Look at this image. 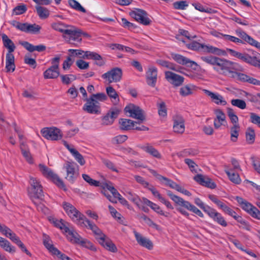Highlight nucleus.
<instances>
[{
	"mask_svg": "<svg viewBox=\"0 0 260 260\" xmlns=\"http://www.w3.org/2000/svg\"><path fill=\"white\" fill-rule=\"evenodd\" d=\"M126 113H129V116L138 120V122L132 120L121 118L119 120L120 128L122 130L128 131L133 129L135 123L140 124L146 120L145 112L139 106L133 104H130L124 108Z\"/></svg>",
	"mask_w": 260,
	"mask_h": 260,
	"instance_id": "obj_1",
	"label": "nucleus"
},
{
	"mask_svg": "<svg viewBox=\"0 0 260 260\" xmlns=\"http://www.w3.org/2000/svg\"><path fill=\"white\" fill-rule=\"evenodd\" d=\"M226 51L233 56L252 66L260 69V54L253 51L251 55L246 52L240 53L233 49L227 48Z\"/></svg>",
	"mask_w": 260,
	"mask_h": 260,
	"instance_id": "obj_2",
	"label": "nucleus"
},
{
	"mask_svg": "<svg viewBox=\"0 0 260 260\" xmlns=\"http://www.w3.org/2000/svg\"><path fill=\"white\" fill-rule=\"evenodd\" d=\"M68 51L71 56L78 57L83 59H93L95 60V63L99 66H102L105 62L102 57L96 52L89 51H84L81 49H69Z\"/></svg>",
	"mask_w": 260,
	"mask_h": 260,
	"instance_id": "obj_3",
	"label": "nucleus"
},
{
	"mask_svg": "<svg viewBox=\"0 0 260 260\" xmlns=\"http://www.w3.org/2000/svg\"><path fill=\"white\" fill-rule=\"evenodd\" d=\"M62 206L67 214L72 220L78 225H83V219H85V216L80 212L72 204L68 202H63Z\"/></svg>",
	"mask_w": 260,
	"mask_h": 260,
	"instance_id": "obj_4",
	"label": "nucleus"
},
{
	"mask_svg": "<svg viewBox=\"0 0 260 260\" xmlns=\"http://www.w3.org/2000/svg\"><path fill=\"white\" fill-rule=\"evenodd\" d=\"M39 167L43 176L50 180L59 188L64 190L66 189V186L63 181L50 168L42 164H40Z\"/></svg>",
	"mask_w": 260,
	"mask_h": 260,
	"instance_id": "obj_5",
	"label": "nucleus"
},
{
	"mask_svg": "<svg viewBox=\"0 0 260 260\" xmlns=\"http://www.w3.org/2000/svg\"><path fill=\"white\" fill-rule=\"evenodd\" d=\"M66 235L68 239L72 243H80L82 246H85L91 250H95V248L92 244L89 241L82 240L81 236L74 231L72 227L70 225L68 228H66V231L64 233Z\"/></svg>",
	"mask_w": 260,
	"mask_h": 260,
	"instance_id": "obj_6",
	"label": "nucleus"
},
{
	"mask_svg": "<svg viewBox=\"0 0 260 260\" xmlns=\"http://www.w3.org/2000/svg\"><path fill=\"white\" fill-rule=\"evenodd\" d=\"M122 76V70L119 68L116 67L103 74L102 77L104 79H107L109 83H111L120 81Z\"/></svg>",
	"mask_w": 260,
	"mask_h": 260,
	"instance_id": "obj_7",
	"label": "nucleus"
},
{
	"mask_svg": "<svg viewBox=\"0 0 260 260\" xmlns=\"http://www.w3.org/2000/svg\"><path fill=\"white\" fill-rule=\"evenodd\" d=\"M129 15L137 21L145 25L150 24L151 22V20L147 17V12L142 9H135L129 13Z\"/></svg>",
	"mask_w": 260,
	"mask_h": 260,
	"instance_id": "obj_8",
	"label": "nucleus"
},
{
	"mask_svg": "<svg viewBox=\"0 0 260 260\" xmlns=\"http://www.w3.org/2000/svg\"><path fill=\"white\" fill-rule=\"evenodd\" d=\"M41 133L42 136L48 140H57L62 138L61 131L56 127L43 128Z\"/></svg>",
	"mask_w": 260,
	"mask_h": 260,
	"instance_id": "obj_9",
	"label": "nucleus"
},
{
	"mask_svg": "<svg viewBox=\"0 0 260 260\" xmlns=\"http://www.w3.org/2000/svg\"><path fill=\"white\" fill-rule=\"evenodd\" d=\"M86 103L83 107V110L89 114H98L101 113V106L100 103L95 101L92 98L89 97L85 99Z\"/></svg>",
	"mask_w": 260,
	"mask_h": 260,
	"instance_id": "obj_10",
	"label": "nucleus"
},
{
	"mask_svg": "<svg viewBox=\"0 0 260 260\" xmlns=\"http://www.w3.org/2000/svg\"><path fill=\"white\" fill-rule=\"evenodd\" d=\"M81 36L82 30L81 29L70 26L68 30L66 31V36H63V37L66 40L70 42L71 43H73L71 41H76L80 43L82 40Z\"/></svg>",
	"mask_w": 260,
	"mask_h": 260,
	"instance_id": "obj_11",
	"label": "nucleus"
},
{
	"mask_svg": "<svg viewBox=\"0 0 260 260\" xmlns=\"http://www.w3.org/2000/svg\"><path fill=\"white\" fill-rule=\"evenodd\" d=\"M171 55L172 58L178 63L191 68L194 70L197 69L198 65L196 62L179 54L171 53Z\"/></svg>",
	"mask_w": 260,
	"mask_h": 260,
	"instance_id": "obj_12",
	"label": "nucleus"
},
{
	"mask_svg": "<svg viewBox=\"0 0 260 260\" xmlns=\"http://www.w3.org/2000/svg\"><path fill=\"white\" fill-rule=\"evenodd\" d=\"M171 55L172 58L178 63L191 68L194 70L197 69L198 65L196 62L179 54L171 53Z\"/></svg>",
	"mask_w": 260,
	"mask_h": 260,
	"instance_id": "obj_13",
	"label": "nucleus"
},
{
	"mask_svg": "<svg viewBox=\"0 0 260 260\" xmlns=\"http://www.w3.org/2000/svg\"><path fill=\"white\" fill-rule=\"evenodd\" d=\"M120 110L117 108H111L106 115L102 117V124L104 125L112 124L115 119L118 116Z\"/></svg>",
	"mask_w": 260,
	"mask_h": 260,
	"instance_id": "obj_14",
	"label": "nucleus"
},
{
	"mask_svg": "<svg viewBox=\"0 0 260 260\" xmlns=\"http://www.w3.org/2000/svg\"><path fill=\"white\" fill-rule=\"evenodd\" d=\"M165 75L166 80L174 86H180L184 82V78L183 77L172 72L166 71Z\"/></svg>",
	"mask_w": 260,
	"mask_h": 260,
	"instance_id": "obj_15",
	"label": "nucleus"
},
{
	"mask_svg": "<svg viewBox=\"0 0 260 260\" xmlns=\"http://www.w3.org/2000/svg\"><path fill=\"white\" fill-rule=\"evenodd\" d=\"M84 222L83 225H79L82 227H86L92 231L95 236V238L98 240H100V238L105 237V234L103 233L102 231L93 222L88 220L85 216V219H83Z\"/></svg>",
	"mask_w": 260,
	"mask_h": 260,
	"instance_id": "obj_16",
	"label": "nucleus"
},
{
	"mask_svg": "<svg viewBox=\"0 0 260 260\" xmlns=\"http://www.w3.org/2000/svg\"><path fill=\"white\" fill-rule=\"evenodd\" d=\"M157 79V70L154 67H150L146 73L147 84L152 87L156 85Z\"/></svg>",
	"mask_w": 260,
	"mask_h": 260,
	"instance_id": "obj_17",
	"label": "nucleus"
},
{
	"mask_svg": "<svg viewBox=\"0 0 260 260\" xmlns=\"http://www.w3.org/2000/svg\"><path fill=\"white\" fill-rule=\"evenodd\" d=\"M174 132L178 134H183L185 131L184 119L180 115H176L173 117Z\"/></svg>",
	"mask_w": 260,
	"mask_h": 260,
	"instance_id": "obj_18",
	"label": "nucleus"
},
{
	"mask_svg": "<svg viewBox=\"0 0 260 260\" xmlns=\"http://www.w3.org/2000/svg\"><path fill=\"white\" fill-rule=\"evenodd\" d=\"M235 63L234 62L228 60L224 58L218 57L216 64L218 66L222 71H225L230 74H232L233 70H234V65Z\"/></svg>",
	"mask_w": 260,
	"mask_h": 260,
	"instance_id": "obj_19",
	"label": "nucleus"
},
{
	"mask_svg": "<svg viewBox=\"0 0 260 260\" xmlns=\"http://www.w3.org/2000/svg\"><path fill=\"white\" fill-rule=\"evenodd\" d=\"M206 213L211 217L214 221L218 223L220 225L225 227L228 224L224 217L221 214L217 212L215 210L211 208L206 211Z\"/></svg>",
	"mask_w": 260,
	"mask_h": 260,
	"instance_id": "obj_20",
	"label": "nucleus"
},
{
	"mask_svg": "<svg viewBox=\"0 0 260 260\" xmlns=\"http://www.w3.org/2000/svg\"><path fill=\"white\" fill-rule=\"evenodd\" d=\"M171 199L178 205L184 207L187 210L195 213L196 211L198 209L193 205L191 204L188 201L184 200L179 196H171Z\"/></svg>",
	"mask_w": 260,
	"mask_h": 260,
	"instance_id": "obj_21",
	"label": "nucleus"
},
{
	"mask_svg": "<svg viewBox=\"0 0 260 260\" xmlns=\"http://www.w3.org/2000/svg\"><path fill=\"white\" fill-rule=\"evenodd\" d=\"M193 179L196 182L203 186L210 188H214L216 187V184L214 182L207 176L202 174H198L194 177Z\"/></svg>",
	"mask_w": 260,
	"mask_h": 260,
	"instance_id": "obj_22",
	"label": "nucleus"
},
{
	"mask_svg": "<svg viewBox=\"0 0 260 260\" xmlns=\"http://www.w3.org/2000/svg\"><path fill=\"white\" fill-rule=\"evenodd\" d=\"M201 49H202L203 52L205 53H212L217 55L223 56H225L226 55V52L225 50L210 45L202 44Z\"/></svg>",
	"mask_w": 260,
	"mask_h": 260,
	"instance_id": "obj_23",
	"label": "nucleus"
},
{
	"mask_svg": "<svg viewBox=\"0 0 260 260\" xmlns=\"http://www.w3.org/2000/svg\"><path fill=\"white\" fill-rule=\"evenodd\" d=\"M75 165L74 162L68 161L64 167L67 173L66 179L71 183H73L76 178Z\"/></svg>",
	"mask_w": 260,
	"mask_h": 260,
	"instance_id": "obj_24",
	"label": "nucleus"
},
{
	"mask_svg": "<svg viewBox=\"0 0 260 260\" xmlns=\"http://www.w3.org/2000/svg\"><path fill=\"white\" fill-rule=\"evenodd\" d=\"M30 184L31 187L30 188V190H29V192L30 193H32L34 195H41L43 193L42 186L36 178H30Z\"/></svg>",
	"mask_w": 260,
	"mask_h": 260,
	"instance_id": "obj_25",
	"label": "nucleus"
},
{
	"mask_svg": "<svg viewBox=\"0 0 260 260\" xmlns=\"http://www.w3.org/2000/svg\"><path fill=\"white\" fill-rule=\"evenodd\" d=\"M134 235L138 243L140 245L149 250L152 249L153 243L149 239L142 236L140 234L136 231L134 232Z\"/></svg>",
	"mask_w": 260,
	"mask_h": 260,
	"instance_id": "obj_26",
	"label": "nucleus"
},
{
	"mask_svg": "<svg viewBox=\"0 0 260 260\" xmlns=\"http://www.w3.org/2000/svg\"><path fill=\"white\" fill-rule=\"evenodd\" d=\"M98 242L107 250L112 252H117V248L116 245L110 239L107 238L106 235H105V237L100 238V240H99Z\"/></svg>",
	"mask_w": 260,
	"mask_h": 260,
	"instance_id": "obj_27",
	"label": "nucleus"
},
{
	"mask_svg": "<svg viewBox=\"0 0 260 260\" xmlns=\"http://www.w3.org/2000/svg\"><path fill=\"white\" fill-rule=\"evenodd\" d=\"M204 91L206 95L211 98L212 101L216 104L223 106L226 104V102L220 94L215 93L207 89H204Z\"/></svg>",
	"mask_w": 260,
	"mask_h": 260,
	"instance_id": "obj_28",
	"label": "nucleus"
},
{
	"mask_svg": "<svg viewBox=\"0 0 260 260\" xmlns=\"http://www.w3.org/2000/svg\"><path fill=\"white\" fill-rule=\"evenodd\" d=\"M20 44L23 46L27 50L30 52L34 51L38 52H43L46 50V46L44 45H39L38 46H34L26 41H23L20 43Z\"/></svg>",
	"mask_w": 260,
	"mask_h": 260,
	"instance_id": "obj_29",
	"label": "nucleus"
},
{
	"mask_svg": "<svg viewBox=\"0 0 260 260\" xmlns=\"http://www.w3.org/2000/svg\"><path fill=\"white\" fill-rule=\"evenodd\" d=\"M24 26H23L22 31H24L26 33L31 34H37L38 33L41 27L36 23L31 24L27 23H24Z\"/></svg>",
	"mask_w": 260,
	"mask_h": 260,
	"instance_id": "obj_30",
	"label": "nucleus"
},
{
	"mask_svg": "<svg viewBox=\"0 0 260 260\" xmlns=\"http://www.w3.org/2000/svg\"><path fill=\"white\" fill-rule=\"evenodd\" d=\"M2 39L5 47L8 50V52L12 53L15 49V46L12 41L10 39L7 35L3 34L2 35Z\"/></svg>",
	"mask_w": 260,
	"mask_h": 260,
	"instance_id": "obj_31",
	"label": "nucleus"
},
{
	"mask_svg": "<svg viewBox=\"0 0 260 260\" xmlns=\"http://www.w3.org/2000/svg\"><path fill=\"white\" fill-rule=\"evenodd\" d=\"M235 200L239 203L241 208L248 213L254 207L251 204L239 196H236Z\"/></svg>",
	"mask_w": 260,
	"mask_h": 260,
	"instance_id": "obj_32",
	"label": "nucleus"
},
{
	"mask_svg": "<svg viewBox=\"0 0 260 260\" xmlns=\"http://www.w3.org/2000/svg\"><path fill=\"white\" fill-rule=\"evenodd\" d=\"M6 60V69L7 72H13L15 69L14 55L12 53H7Z\"/></svg>",
	"mask_w": 260,
	"mask_h": 260,
	"instance_id": "obj_33",
	"label": "nucleus"
},
{
	"mask_svg": "<svg viewBox=\"0 0 260 260\" xmlns=\"http://www.w3.org/2000/svg\"><path fill=\"white\" fill-rule=\"evenodd\" d=\"M99 186L102 187L104 190H108L113 195H120L114 187L113 184L109 181L100 182Z\"/></svg>",
	"mask_w": 260,
	"mask_h": 260,
	"instance_id": "obj_34",
	"label": "nucleus"
},
{
	"mask_svg": "<svg viewBox=\"0 0 260 260\" xmlns=\"http://www.w3.org/2000/svg\"><path fill=\"white\" fill-rule=\"evenodd\" d=\"M106 92L114 104H117L119 102L118 94L113 87L111 86L107 87L106 88Z\"/></svg>",
	"mask_w": 260,
	"mask_h": 260,
	"instance_id": "obj_35",
	"label": "nucleus"
},
{
	"mask_svg": "<svg viewBox=\"0 0 260 260\" xmlns=\"http://www.w3.org/2000/svg\"><path fill=\"white\" fill-rule=\"evenodd\" d=\"M156 63L162 66V67H166L167 68H168L169 69H171V70H174L176 72H179V73H183L181 70L180 69H182L181 67H178L177 68L175 67V64H174V63L171 62H169L168 61H166V60H162V59H159V60H157L156 61Z\"/></svg>",
	"mask_w": 260,
	"mask_h": 260,
	"instance_id": "obj_36",
	"label": "nucleus"
},
{
	"mask_svg": "<svg viewBox=\"0 0 260 260\" xmlns=\"http://www.w3.org/2000/svg\"><path fill=\"white\" fill-rule=\"evenodd\" d=\"M59 75L58 69L52 68L50 67L44 72L45 79H54L57 78Z\"/></svg>",
	"mask_w": 260,
	"mask_h": 260,
	"instance_id": "obj_37",
	"label": "nucleus"
},
{
	"mask_svg": "<svg viewBox=\"0 0 260 260\" xmlns=\"http://www.w3.org/2000/svg\"><path fill=\"white\" fill-rule=\"evenodd\" d=\"M0 246L4 250L9 253H14L16 251L15 247L12 246L10 242L5 238L0 241Z\"/></svg>",
	"mask_w": 260,
	"mask_h": 260,
	"instance_id": "obj_38",
	"label": "nucleus"
},
{
	"mask_svg": "<svg viewBox=\"0 0 260 260\" xmlns=\"http://www.w3.org/2000/svg\"><path fill=\"white\" fill-rule=\"evenodd\" d=\"M43 243L45 247L52 253V254H60V251L54 246L52 244V241L49 238H45L43 240Z\"/></svg>",
	"mask_w": 260,
	"mask_h": 260,
	"instance_id": "obj_39",
	"label": "nucleus"
},
{
	"mask_svg": "<svg viewBox=\"0 0 260 260\" xmlns=\"http://www.w3.org/2000/svg\"><path fill=\"white\" fill-rule=\"evenodd\" d=\"M141 148L145 151L147 152L156 158H161V154L159 153V152L153 146L149 145L148 144L142 146Z\"/></svg>",
	"mask_w": 260,
	"mask_h": 260,
	"instance_id": "obj_40",
	"label": "nucleus"
},
{
	"mask_svg": "<svg viewBox=\"0 0 260 260\" xmlns=\"http://www.w3.org/2000/svg\"><path fill=\"white\" fill-rule=\"evenodd\" d=\"M53 29L63 34L66 36V31H68L70 25H67L61 22H55L52 24Z\"/></svg>",
	"mask_w": 260,
	"mask_h": 260,
	"instance_id": "obj_41",
	"label": "nucleus"
},
{
	"mask_svg": "<svg viewBox=\"0 0 260 260\" xmlns=\"http://www.w3.org/2000/svg\"><path fill=\"white\" fill-rule=\"evenodd\" d=\"M52 222L56 227L60 229L63 233H65L66 228H68L70 225L69 223L66 222L62 219L57 220L56 219L53 218Z\"/></svg>",
	"mask_w": 260,
	"mask_h": 260,
	"instance_id": "obj_42",
	"label": "nucleus"
},
{
	"mask_svg": "<svg viewBox=\"0 0 260 260\" xmlns=\"http://www.w3.org/2000/svg\"><path fill=\"white\" fill-rule=\"evenodd\" d=\"M52 222L56 227L60 229L63 233H65L66 228H68L70 225L69 223L66 222L62 219L57 220L56 219L53 218Z\"/></svg>",
	"mask_w": 260,
	"mask_h": 260,
	"instance_id": "obj_43",
	"label": "nucleus"
},
{
	"mask_svg": "<svg viewBox=\"0 0 260 260\" xmlns=\"http://www.w3.org/2000/svg\"><path fill=\"white\" fill-rule=\"evenodd\" d=\"M194 87L193 85L190 84L184 85L180 88V94L182 96L189 95L192 93Z\"/></svg>",
	"mask_w": 260,
	"mask_h": 260,
	"instance_id": "obj_44",
	"label": "nucleus"
},
{
	"mask_svg": "<svg viewBox=\"0 0 260 260\" xmlns=\"http://www.w3.org/2000/svg\"><path fill=\"white\" fill-rule=\"evenodd\" d=\"M225 172L229 177L230 180L235 184H239L241 182V179L238 173L233 172L232 170H225Z\"/></svg>",
	"mask_w": 260,
	"mask_h": 260,
	"instance_id": "obj_45",
	"label": "nucleus"
},
{
	"mask_svg": "<svg viewBox=\"0 0 260 260\" xmlns=\"http://www.w3.org/2000/svg\"><path fill=\"white\" fill-rule=\"evenodd\" d=\"M246 140L249 144H252L254 142L255 134L254 130L251 127H248L246 133Z\"/></svg>",
	"mask_w": 260,
	"mask_h": 260,
	"instance_id": "obj_46",
	"label": "nucleus"
},
{
	"mask_svg": "<svg viewBox=\"0 0 260 260\" xmlns=\"http://www.w3.org/2000/svg\"><path fill=\"white\" fill-rule=\"evenodd\" d=\"M135 178L138 183H140L145 187H148L153 195H156V194L157 193V191L156 190L155 188L153 186L149 185L148 183L146 182L143 177L140 176H135Z\"/></svg>",
	"mask_w": 260,
	"mask_h": 260,
	"instance_id": "obj_47",
	"label": "nucleus"
},
{
	"mask_svg": "<svg viewBox=\"0 0 260 260\" xmlns=\"http://www.w3.org/2000/svg\"><path fill=\"white\" fill-rule=\"evenodd\" d=\"M239 124L233 125L230 129L231 140L232 142H236L237 141L240 131Z\"/></svg>",
	"mask_w": 260,
	"mask_h": 260,
	"instance_id": "obj_48",
	"label": "nucleus"
},
{
	"mask_svg": "<svg viewBox=\"0 0 260 260\" xmlns=\"http://www.w3.org/2000/svg\"><path fill=\"white\" fill-rule=\"evenodd\" d=\"M36 9L37 14L41 18L44 19L49 16V11L47 8L41 6H36Z\"/></svg>",
	"mask_w": 260,
	"mask_h": 260,
	"instance_id": "obj_49",
	"label": "nucleus"
},
{
	"mask_svg": "<svg viewBox=\"0 0 260 260\" xmlns=\"http://www.w3.org/2000/svg\"><path fill=\"white\" fill-rule=\"evenodd\" d=\"M227 114L229 116V118L231 120V122L233 124V125L239 124L238 123V117L236 115L234 110L231 108H227Z\"/></svg>",
	"mask_w": 260,
	"mask_h": 260,
	"instance_id": "obj_50",
	"label": "nucleus"
},
{
	"mask_svg": "<svg viewBox=\"0 0 260 260\" xmlns=\"http://www.w3.org/2000/svg\"><path fill=\"white\" fill-rule=\"evenodd\" d=\"M158 179L167 186L174 189L177 184L176 182L161 175H159Z\"/></svg>",
	"mask_w": 260,
	"mask_h": 260,
	"instance_id": "obj_51",
	"label": "nucleus"
},
{
	"mask_svg": "<svg viewBox=\"0 0 260 260\" xmlns=\"http://www.w3.org/2000/svg\"><path fill=\"white\" fill-rule=\"evenodd\" d=\"M201 59L212 66H215L216 64L218 57L212 55L209 56H203L201 57Z\"/></svg>",
	"mask_w": 260,
	"mask_h": 260,
	"instance_id": "obj_52",
	"label": "nucleus"
},
{
	"mask_svg": "<svg viewBox=\"0 0 260 260\" xmlns=\"http://www.w3.org/2000/svg\"><path fill=\"white\" fill-rule=\"evenodd\" d=\"M188 5L186 1H180L175 2L173 4L174 9L175 10H185Z\"/></svg>",
	"mask_w": 260,
	"mask_h": 260,
	"instance_id": "obj_53",
	"label": "nucleus"
},
{
	"mask_svg": "<svg viewBox=\"0 0 260 260\" xmlns=\"http://www.w3.org/2000/svg\"><path fill=\"white\" fill-rule=\"evenodd\" d=\"M185 163L188 166L190 171L192 173H197L198 168V165L192 159L189 158H185L184 159Z\"/></svg>",
	"mask_w": 260,
	"mask_h": 260,
	"instance_id": "obj_54",
	"label": "nucleus"
},
{
	"mask_svg": "<svg viewBox=\"0 0 260 260\" xmlns=\"http://www.w3.org/2000/svg\"><path fill=\"white\" fill-rule=\"evenodd\" d=\"M223 211L227 214L233 217L235 219L242 223V221L240 220V219H242L241 217L237 215L236 212L228 206H226Z\"/></svg>",
	"mask_w": 260,
	"mask_h": 260,
	"instance_id": "obj_55",
	"label": "nucleus"
},
{
	"mask_svg": "<svg viewBox=\"0 0 260 260\" xmlns=\"http://www.w3.org/2000/svg\"><path fill=\"white\" fill-rule=\"evenodd\" d=\"M69 4L73 9L85 13L86 10L76 1L69 0Z\"/></svg>",
	"mask_w": 260,
	"mask_h": 260,
	"instance_id": "obj_56",
	"label": "nucleus"
},
{
	"mask_svg": "<svg viewBox=\"0 0 260 260\" xmlns=\"http://www.w3.org/2000/svg\"><path fill=\"white\" fill-rule=\"evenodd\" d=\"M83 179L91 186H99L100 181L92 179L88 175L83 174L82 175Z\"/></svg>",
	"mask_w": 260,
	"mask_h": 260,
	"instance_id": "obj_57",
	"label": "nucleus"
},
{
	"mask_svg": "<svg viewBox=\"0 0 260 260\" xmlns=\"http://www.w3.org/2000/svg\"><path fill=\"white\" fill-rule=\"evenodd\" d=\"M144 202L149 206H150L153 210L160 214H163V211L160 207L156 204L151 202L145 198H143Z\"/></svg>",
	"mask_w": 260,
	"mask_h": 260,
	"instance_id": "obj_58",
	"label": "nucleus"
},
{
	"mask_svg": "<svg viewBox=\"0 0 260 260\" xmlns=\"http://www.w3.org/2000/svg\"><path fill=\"white\" fill-rule=\"evenodd\" d=\"M111 215L116 219L117 221L120 223H123L121 214L118 213L113 207L108 206Z\"/></svg>",
	"mask_w": 260,
	"mask_h": 260,
	"instance_id": "obj_59",
	"label": "nucleus"
},
{
	"mask_svg": "<svg viewBox=\"0 0 260 260\" xmlns=\"http://www.w3.org/2000/svg\"><path fill=\"white\" fill-rule=\"evenodd\" d=\"M233 106H236L241 109H244L246 107V104L244 100L241 99H233L231 100Z\"/></svg>",
	"mask_w": 260,
	"mask_h": 260,
	"instance_id": "obj_60",
	"label": "nucleus"
},
{
	"mask_svg": "<svg viewBox=\"0 0 260 260\" xmlns=\"http://www.w3.org/2000/svg\"><path fill=\"white\" fill-rule=\"evenodd\" d=\"M95 101L104 102L107 100V96L104 93H98L96 94H92L90 96Z\"/></svg>",
	"mask_w": 260,
	"mask_h": 260,
	"instance_id": "obj_61",
	"label": "nucleus"
},
{
	"mask_svg": "<svg viewBox=\"0 0 260 260\" xmlns=\"http://www.w3.org/2000/svg\"><path fill=\"white\" fill-rule=\"evenodd\" d=\"M72 154L76 159V160L80 164V165L83 166L85 164V161L83 156L77 150L74 151L72 150Z\"/></svg>",
	"mask_w": 260,
	"mask_h": 260,
	"instance_id": "obj_62",
	"label": "nucleus"
},
{
	"mask_svg": "<svg viewBox=\"0 0 260 260\" xmlns=\"http://www.w3.org/2000/svg\"><path fill=\"white\" fill-rule=\"evenodd\" d=\"M158 114L159 116L165 117L167 115V108L165 102H161L158 104Z\"/></svg>",
	"mask_w": 260,
	"mask_h": 260,
	"instance_id": "obj_63",
	"label": "nucleus"
},
{
	"mask_svg": "<svg viewBox=\"0 0 260 260\" xmlns=\"http://www.w3.org/2000/svg\"><path fill=\"white\" fill-rule=\"evenodd\" d=\"M252 160V166L254 170L259 174H260V160L258 158H255L254 156L251 157Z\"/></svg>",
	"mask_w": 260,
	"mask_h": 260,
	"instance_id": "obj_64",
	"label": "nucleus"
}]
</instances>
